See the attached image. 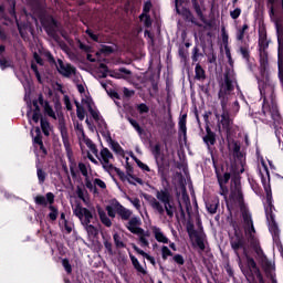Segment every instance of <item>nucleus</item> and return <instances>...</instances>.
Returning a JSON list of instances; mask_svg holds the SVG:
<instances>
[{"label":"nucleus","instance_id":"12","mask_svg":"<svg viewBox=\"0 0 283 283\" xmlns=\"http://www.w3.org/2000/svg\"><path fill=\"white\" fill-rule=\"evenodd\" d=\"M231 248L233 249L238 258V264L242 273H247V270H244V265L242 264V259L240 258V253L238 252L240 251V249H243V253L244 251H247V248H244V239H242V237L237 234L234 238L231 239Z\"/></svg>","mask_w":283,"mask_h":283},{"label":"nucleus","instance_id":"42","mask_svg":"<svg viewBox=\"0 0 283 283\" xmlns=\"http://www.w3.org/2000/svg\"><path fill=\"white\" fill-rule=\"evenodd\" d=\"M94 186H95V189H96V187H98L99 189H107V185L105 184V181H103L98 178L94 179Z\"/></svg>","mask_w":283,"mask_h":283},{"label":"nucleus","instance_id":"8","mask_svg":"<svg viewBox=\"0 0 283 283\" xmlns=\"http://www.w3.org/2000/svg\"><path fill=\"white\" fill-rule=\"evenodd\" d=\"M43 107L44 113L50 116V118H53L56 120V113H54V109L50 104L45 101H43V96L40 95L38 99H34L32 103H28L29 111L27 112L28 118H31L33 123H39L41 119V108Z\"/></svg>","mask_w":283,"mask_h":283},{"label":"nucleus","instance_id":"32","mask_svg":"<svg viewBox=\"0 0 283 283\" xmlns=\"http://www.w3.org/2000/svg\"><path fill=\"white\" fill-rule=\"evenodd\" d=\"M123 74H130V72L127 69H120L119 72H111L109 76H112V78H125Z\"/></svg>","mask_w":283,"mask_h":283},{"label":"nucleus","instance_id":"43","mask_svg":"<svg viewBox=\"0 0 283 283\" xmlns=\"http://www.w3.org/2000/svg\"><path fill=\"white\" fill-rule=\"evenodd\" d=\"M127 181L129 182V185H136V182H137L138 185H143V179H140V178H135V177L132 176V175H129V176L127 177Z\"/></svg>","mask_w":283,"mask_h":283},{"label":"nucleus","instance_id":"57","mask_svg":"<svg viewBox=\"0 0 283 283\" xmlns=\"http://www.w3.org/2000/svg\"><path fill=\"white\" fill-rule=\"evenodd\" d=\"M104 247H105V249L107 250V252H108L111 255L114 253L113 250H112V242L105 241V242H104Z\"/></svg>","mask_w":283,"mask_h":283},{"label":"nucleus","instance_id":"9","mask_svg":"<svg viewBox=\"0 0 283 283\" xmlns=\"http://www.w3.org/2000/svg\"><path fill=\"white\" fill-rule=\"evenodd\" d=\"M228 149L233 158H235L233 172L238 175L244 174V163L242 161V153H240V144L235 140L228 139Z\"/></svg>","mask_w":283,"mask_h":283},{"label":"nucleus","instance_id":"27","mask_svg":"<svg viewBox=\"0 0 283 283\" xmlns=\"http://www.w3.org/2000/svg\"><path fill=\"white\" fill-rule=\"evenodd\" d=\"M59 224L64 233H72V230L74 229V223L70 221L59 222Z\"/></svg>","mask_w":283,"mask_h":283},{"label":"nucleus","instance_id":"23","mask_svg":"<svg viewBox=\"0 0 283 283\" xmlns=\"http://www.w3.org/2000/svg\"><path fill=\"white\" fill-rule=\"evenodd\" d=\"M31 136L33 138V145H38L40 149H43V139H41V128L39 127L32 128Z\"/></svg>","mask_w":283,"mask_h":283},{"label":"nucleus","instance_id":"41","mask_svg":"<svg viewBox=\"0 0 283 283\" xmlns=\"http://www.w3.org/2000/svg\"><path fill=\"white\" fill-rule=\"evenodd\" d=\"M113 240L117 249H125V243L120 240V235H118V233L113 235Z\"/></svg>","mask_w":283,"mask_h":283},{"label":"nucleus","instance_id":"31","mask_svg":"<svg viewBox=\"0 0 283 283\" xmlns=\"http://www.w3.org/2000/svg\"><path fill=\"white\" fill-rule=\"evenodd\" d=\"M49 210H50V213H49V219L54 222L56 221V218H59V208L52 206V203L49 206Z\"/></svg>","mask_w":283,"mask_h":283},{"label":"nucleus","instance_id":"39","mask_svg":"<svg viewBox=\"0 0 283 283\" xmlns=\"http://www.w3.org/2000/svg\"><path fill=\"white\" fill-rule=\"evenodd\" d=\"M249 30V24H243L241 29L237 32V39L238 41H242L244 39V33Z\"/></svg>","mask_w":283,"mask_h":283},{"label":"nucleus","instance_id":"54","mask_svg":"<svg viewBox=\"0 0 283 283\" xmlns=\"http://www.w3.org/2000/svg\"><path fill=\"white\" fill-rule=\"evenodd\" d=\"M129 202L133 203V206L135 207V209H140V199L138 198H128Z\"/></svg>","mask_w":283,"mask_h":283},{"label":"nucleus","instance_id":"11","mask_svg":"<svg viewBox=\"0 0 283 283\" xmlns=\"http://www.w3.org/2000/svg\"><path fill=\"white\" fill-rule=\"evenodd\" d=\"M244 255H245L248 269L243 266L245 271L243 275H245V277H249V273H251V275H255L259 283H264V277H262V273H260V269H258V264H255V260L249 256V254L247 253V250H244Z\"/></svg>","mask_w":283,"mask_h":283},{"label":"nucleus","instance_id":"50","mask_svg":"<svg viewBox=\"0 0 283 283\" xmlns=\"http://www.w3.org/2000/svg\"><path fill=\"white\" fill-rule=\"evenodd\" d=\"M174 262H176V264H179L180 266H182V264H185V258H182V255L180 254H176L172 258Z\"/></svg>","mask_w":283,"mask_h":283},{"label":"nucleus","instance_id":"44","mask_svg":"<svg viewBox=\"0 0 283 283\" xmlns=\"http://www.w3.org/2000/svg\"><path fill=\"white\" fill-rule=\"evenodd\" d=\"M31 70L34 72L36 80L39 83H43V80H41V73H39V69L36 67V64H31Z\"/></svg>","mask_w":283,"mask_h":283},{"label":"nucleus","instance_id":"3","mask_svg":"<svg viewBox=\"0 0 283 283\" xmlns=\"http://www.w3.org/2000/svg\"><path fill=\"white\" fill-rule=\"evenodd\" d=\"M74 127L82 151L83 149H85L86 146L87 149H90L91 154H94V156H96L98 163H101L105 171H114V155L112 154V151H109L107 148H102L98 154L96 145L92 142V139L85 136L83 124L75 123Z\"/></svg>","mask_w":283,"mask_h":283},{"label":"nucleus","instance_id":"58","mask_svg":"<svg viewBox=\"0 0 283 283\" xmlns=\"http://www.w3.org/2000/svg\"><path fill=\"white\" fill-rule=\"evenodd\" d=\"M33 59L34 61L39 64V65H43V60L41 59V56L38 53L33 54Z\"/></svg>","mask_w":283,"mask_h":283},{"label":"nucleus","instance_id":"25","mask_svg":"<svg viewBox=\"0 0 283 283\" xmlns=\"http://www.w3.org/2000/svg\"><path fill=\"white\" fill-rule=\"evenodd\" d=\"M83 227H84V229L87 233V237L90 239L98 235V228H96V226H94V223H87L86 226H83Z\"/></svg>","mask_w":283,"mask_h":283},{"label":"nucleus","instance_id":"26","mask_svg":"<svg viewBox=\"0 0 283 283\" xmlns=\"http://www.w3.org/2000/svg\"><path fill=\"white\" fill-rule=\"evenodd\" d=\"M97 213L99 216L101 222L104 223L105 227H112V220L109 217H107V213L105 210H103V208H97Z\"/></svg>","mask_w":283,"mask_h":283},{"label":"nucleus","instance_id":"40","mask_svg":"<svg viewBox=\"0 0 283 283\" xmlns=\"http://www.w3.org/2000/svg\"><path fill=\"white\" fill-rule=\"evenodd\" d=\"M128 123H130L132 127H134V129L137 130L139 136L143 135V128L140 127V125L138 124V122L136 119L128 118Z\"/></svg>","mask_w":283,"mask_h":283},{"label":"nucleus","instance_id":"34","mask_svg":"<svg viewBox=\"0 0 283 283\" xmlns=\"http://www.w3.org/2000/svg\"><path fill=\"white\" fill-rule=\"evenodd\" d=\"M41 128L44 136H50V132L52 130V128L50 127V123L43 118H41Z\"/></svg>","mask_w":283,"mask_h":283},{"label":"nucleus","instance_id":"45","mask_svg":"<svg viewBox=\"0 0 283 283\" xmlns=\"http://www.w3.org/2000/svg\"><path fill=\"white\" fill-rule=\"evenodd\" d=\"M85 185H86L87 189H90L91 191H94V193H96V186L94 185V179L92 182V181H90V178L86 177Z\"/></svg>","mask_w":283,"mask_h":283},{"label":"nucleus","instance_id":"20","mask_svg":"<svg viewBox=\"0 0 283 283\" xmlns=\"http://www.w3.org/2000/svg\"><path fill=\"white\" fill-rule=\"evenodd\" d=\"M149 10H151V2L147 1L144 4V12L139 17L140 21L145 23L146 28H149L151 25V18L147 15L149 14Z\"/></svg>","mask_w":283,"mask_h":283},{"label":"nucleus","instance_id":"16","mask_svg":"<svg viewBox=\"0 0 283 283\" xmlns=\"http://www.w3.org/2000/svg\"><path fill=\"white\" fill-rule=\"evenodd\" d=\"M140 224H143V221H140V218L133 217L128 220L126 223V228L130 233H134L136 235L139 231H143V228H140Z\"/></svg>","mask_w":283,"mask_h":283},{"label":"nucleus","instance_id":"7","mask_svg":"<svg viewBox=\"0 0 283 283\" xmlns=\"http://www.w3.org/2000/svg\"><path fill=\"white\" fill-rule=\"evenodd\" d=\"M262 184L266 193V202L268 207H265V214L269 224V231L272 234L274 242L280 241V228H277V223H275V216L273 214V192H271V185H266V180L262 177Z\"/></svg>","mask_w":283,"mask_h":283},{"label":"nucleus","instance_id":"29","mask_svg":"<svg viewBox=\"0 0 283 283\" xmlns=\"http://www.w3.org/2000/svg\"><path fill=\"white\" fill-rule=\"evenodd\" d=\"M195 73H196L197 81H205L206 78L205 69H202L200 64L196 65Z\"/></svg>","mask_w":283,"mask_h":283},{"label":"nucleus","instance_id":"56","mask_svg":"<svg viewBox=\"0 0 283 283\" xmlns=\"http://www.w3.org/2000/svg\"><path fill=\"white\" fill-rule=\"evenodd\" d=\"M0 67L1 70H6V67H10V62H8V60L6 59L0 60Z\"/></svg>","mask_w":283,"mask_h":283},{"label":"nucleus","instance_id":"46","mask_svg":"<svg viewBox=\"0 0 283 283\" xmlns=\"http://www.w3.org/2000/svg\"><path fill=\"white\" fill-rule=\"evenodd\" d=\"M136 165L140 168L142 171H151V169H149V166L140 161V159H136Z\"/></svg>","mask_w":283,"mask_h":283},{"label":"nucleus","instance_id":"14","mask_svg":"<svg viewBox=\"0 0 283 283\" xmlns=\"http://www.w3.org/2000/svg\"><path fill=\"white\" fill-rule=\"evenodd\" d=\"M59 129L61 132L65 150L67 151V154H70V151H72V148L70 146V134L67 133V126H65V122H63V119H61L59 123Z\"/></svg>","mask_w":283,"mask_h":283},{"label":"nucleus","instance_id":"19","mask_svg":"<svg viewBox=\"0 0 283 283\" xmlns=\"http://www.w3.org/2000/svg\"><path fill=\"white\" fill-rule=\"evenodd\" d=\"M34 200H35V205L48 207V205H54V193L48 192L45 197L36 196Z\"/></svg>","mask_w":283,"mask_h":283},{"label":"nucleus","instance_id":"21","mask_svg":"<svg viewBox=\"0 0 283 283\" xmlns=\"http://www.w3.org/2000/svg\"><path fill=\"white\" fill-rule=\"evenodd\" d=\"M179 127V138H182V140H187V114H184L180 116L178 122Z\"/></svg>","mask_w":283,"mask_h":283},{"label":"nucleus","instance_id":"35","mask_svg":"<svg viewBox=\"0 0 283 283\" xmlns=\"http://www.w3.org/2000/svg\"><path fill=\"white\" fill-rule=\"evenodd\" d=\"M36 176H38L39 185H43V182H45V178H48V174L41 168L36 169Z\"/></svg>","mask_w":283,"mask_h":283},{"label":"nucleus","instance_id":"62","mask_svg":"<svg viewBox=\"0 0 283 283\" xmlns=\"http://www.w3.org/2000/svg\"><path fill=\"white\" fill-rule=\"evenodd\" d=\"M146 260H148V262H150V264H153V265H155L156 264V259L154 258V256H151V255H146V258H145Z\"/></svg>","mask_w":283,"mask_h":283},{"label":"nucleus","instance_id":"36","mask_svg":"<svg viewBox=\"0 0 283 283\" xmlns=\"http://www.w3.org/2000/svg\"><path fill=\"white\" fill-rule=\"evenodd\" d=\"M75 105L77 118H80L81 120H85V108H83V106H81L78 102H75Z\"/></svg>","mask_w":283,"mask_h":283},{"label":"nucleus","instance_id":"6","mask_svg":"<svg viewBox=\"0 0 283 283\" xmlns=\"http://www.w3.org/2000/svg\"><path fill=\"white\" fill-rule=\"evenodd\" d=\"M77 91L81 94L83 107L88 109L92 118H94V120L96 123L101 124L99 132H101L102 136L104 138H109V130L107 129V125L105 124V122H103V117H101V113L96 108V105H94L92 97H90V93L85 92V85L77 84Z\"/></svg>","mask_w":283,"mask_h":283},{"label":"nucleus","instance_id":"22","mask_svg":"<svg viewBox=\"0 0 283 283\" xmlns=\"http://www.w3.org/2000/svg\"><path fill=\"white\" fill-rule=\"evenodd\" d=\"M135 235L138 237L140 247H143L144 249L149 247V237L151 235L149 231H145L143 229L142 231L137 232Z\"/></svg>","mask_w":283,"mask_h":283},{"label":"nucleus","instance_id":"18","mask_svg":"<svg viewBox=\"0 0 283 283\" xmlns=\"http://www.w3.org/2000/svg\"><path fill=\"white\" fill-rule=\"evenodd\" d=\"M190 238L195 242L196 247H198V249H200V251H205V242H206L205 233L191 232Z\"/></svg>","mask_w":283,"mask_h":283},{"label":"nucleus","instance_id":"55","mask_svg":"<svg viewBox=\"0 0 283 283\" xmlns=\"http://www.w3.org/2000/svg\"><path fill=\"white\" fill-rule=\"evenodd\" d=\"M134 251H136V253H138L139 255H142L143 258H147L148 253L143 251L140 248H138L137 245H133Z\"/></svg>","mask_w":283,"mask_h":283},{"label":"nucleus","instance_id":"2","mask_svg":"<svg viewBox=\"0 0 283 283\" xmlns=\"http://www.w3.org/2000/svg\"><path fill=\"white\" fill-rule=\"evenodd\" d=\"M234 87L235 77H233V75L226 74L224 83L221 84L219 91L222 114L216 113V118L218 119L219 126L223 127L228 138H231V135L233 134V122L229 117V108H227V103H229V96H231V92Z\"/></svg>","mask_w":283,"mask_h":283},{"label":"nucleus","instance_id":"63","mask_svg":"<svg viewBox=\"0 0 283 283\" xmlns=\"http://www.w3.org/2000/svg\"><path fill=\"white\" fill-rule=\"evenodd\" d=\"M87 158L88 160H91V163H94V165H98V160H96V158H94V156H92V154H87Z\"/></svg>","mask_w":283,"mask_h":283},{"label":"nucleus","instance_id":"37","mask_svg":"<svg viewBox=\"0 0 283 283\" xmlns=\"http://www.w3.org/2000/svg\"><path fill=\"white\" fill-rule=\"evenodd\" d=\"M221 39L223 48H227V45H229V33H227V29L224 27L221 28Z\"/></svg>","mask_w":283,"mask_h":283},{"label":"nucleus","instance_id":"28","mask_svg":"<svg viewBox=\"0 0 283 283\" xmlns=\"http://www.w3.org/2000/svg\"><path fill=\"white\" fill-rule=\"evenodd\" d=\"M203 143H206L208 147L216 145V135L212 132H208L207 136L203 137Z\"/></svg>","mask_w":283,"mask_h":283},{"label":"nucleus","instance_id":"15","mask_svg":"<svg viewBox=\"0 0 283 283\" xmlns=\"http://www.w3.org/2000/svg\"><path fill=\"white\" fill-rule=\"evenodd\" d=\"M123 205L118 200L113 199L109 201V205L106 206V211L109 218H116V214L120 212Z\"/></svg>","mask_w":283,"mask_h":283},{"label":"nucleus","instance_id":"17","mask_svg":"<svg viewBox=\"0 0 283 283\" xmlns=\"http://www.w3.org/2000/svg\"><path fill=\"white\" fill-rule=\"evenodd\" d=\"M150 230L154 234L155 240H157L161 244H169V238L165 235V232H163V229L158 228L157 226H151Z\"/></svg>","mask_w":283,"mask_h":283},{"label":"nucleus","instance_id":"30","mask_svg":"<svg viewBox=\"0 0 283 283\" xmlns=\"http://www.w3.org/2000/svg\"><path fill=\"white\" fill-rule=\"evenodd\" d=\"M117 216H119V218H122V220H129V218H132V210L122 206V209L119 210Z\"/></svg>","mask_w":283,"mask_h":283},{"label":"nucleus","instance_id":"13","mask_svg":"<svg viewBox=\"0 0 283 283\" xmlns=\"http://www.w3.org/2000/svg\"><path fill=\"white\" fill-rule=\"evenodd\" d=\"M56 70L66 78H70V76H74V74H76V69L72 66V64L63 62L62 60H57Z\"/></svg>","mask_w":283,"mask_h":283},{"label":"nucleus","instance_id":"61","mask_svg":"<svg viewBox=\"0 0 283 283\" xmlns=\"http://www.w3.org/2000/svg\"><path fill=\"white\" fill-rule=\"evenodd\" d=\"M86 32H87L88 36H91V39L93 41H98V35L92 33V31H90V30H87Z\"/></svg>","mask_w":283,"mask_h":283},{"label":"nucleus","instance_id":"1","mask_svg":"<svg viewBox=\"0 0 283 283\" xmlns=\"http://www.w3.org/2000/svg\"><path fill=\"white\" fill-rule=\"evenodd\" d=\"M269 40L266 39V32L261 31L259 34V54H260V72L262 78L259 81V88L261 96L263 97V114L266 116L270 114L273 120L280 118L277 112V104L273 101V85L269 83Z\"/></svg>","mask_w":283,"mask_h":283},{"label":"nucleus","instance_id":"51","mask_svg":"<svg viewBox=\"0 0 283 283\" xmlns=\"http://www.w3.org/2000/svg\"><path fill=\"white\" fill-rule=\"evenodd\" d=\"M240 14H242V10L240 8H237L233 11H230L231 19H238Z\"/></svg>","mask_w":283,"mask_h":283},{"label":"nucleus","instance_id":"53","mask_svg":"<svg viewBox=\"0 0 283 283\" xmlns=\"http://www.w3.org/2000/svg\"><path fill=\"white\" fill-rule=\"evenodd\" d=\"M224 50H226V56H227V59L229 61V64L233 65V60L231 59V50L229 49V45H226Z\"/></svg>","mask_w":283,"mask_h":283},{"label":"nucleus","instance_id":"10","mask_svg":"<svg viewBox=\"0 0 283 283\" xmlns=\"http://www.w3.org/2000/svg\"><path fill=\"white\" fill-rule=\"evenodd\" d=\"M73 213L78 218L82 227H85L86 224H95L94 220H96V218H94V214H92V211L87 208L77 205L73 209Z\"/></svg>","mask_w":283,"mask_h":283},{"label":"nucleus","instance_id":"38","mask_svg":"<svg viewBox=\"0 0 283 283\" xmlns=\"http://www.w3.org/2000/svg\"><path fill=\"white\" fill-rule=\"evenodd\" d=\"M171 255H174L171 250H169V248L167 245H163L161 247V258H163V260H167V258H171Z\"/></svg>","mask_w":283,"mask_h":283},{"label":"nucleus","instance_id":"52","mask_svg":"<svg viewBox=\"0 0 283 283\" xmlns=\"http://www.w3.org/2000/svg\"><path fill=\"white\" fill-rule=\"evenodd\" d=\"M230 112L232 114H238V112H240V103H238V101L233 102L232 107L230 108Z\"/></svg>","mask_w":283,"mask_h":283},{"label":"nucleus","instance_id":"64","mask_svg":"<svg viewBox=\"0 0 283 283\" xmlns=\"http://www.w3.org/2000/svg\"><path fill=\"white\" fill-rule=\"evenodd\" d=\"M101 67L103 70V73H102L103 78L107 77V66H105L104 64H101Z\"/></svg>","mask_w":283,"mask_h":283},{"label":"nucleus","instance_id":"4","mask_svg":"<svg viewBox=\"0 0 283 283\" xmlns=\"http://www.w3.org/2000/svg\"><path fill=\"white\" fill-rule=\"evenodd\" d=\"M144 198L159 216H165L166 211L168 218H174L176 207L172 203L174 198L171 197V192L167 189L157 190L156 198L151 195H144Z\"/></svg>","mask_w":283,"mask_h":283},{"label":"nucleus","instance_id":"48","mask_svg":"<svg viewBox=\"0 0 283 283\" xmlns=\"http://www.w3.org/2000/svg\"><path fill=\"white\" fill-rule=\"evenodd\" d=\"M62 265L65 269L66 273H72V265L67 259L62 260Z\"/></svg>","mask_w":283,"mask_h":283},{"label":"nucleus","instance_id":"59","mask_svg":"<svg viewBox=\"0 0 283 283\" xmlns=\"http://www.w3.org/2000/svg\"><path fill=\"white\" fill-rule=\"evenodd\" d=\"M112 149L115 150L116 154H118L120 151V145L113 142L112 143Z\"/></svg>","mask_w":283,"mask_h":283},{"label":"nucleus","instance_id":"60","mask_svg":"<svg viewBox=\"0 0 283 283\" xmlns=\"http://www.w3.org/2000/svg\"><path fill=\"white\" fill-rule=\"evenodd\" d=\"M240 52H241L243 59H249V51L247 49L241 48Z\"/></svg>","mask_w":283,"mask_h":283},{"label":"nucleus","instance_id":"24","mask_svg":"<svg viewBox=\"0 0 283 283\" xmlns=\"http://www.w3.org/2000/svg\"><path fill=\"white\" fill-rule=\"evenodd\" d=\"M130 258V262L134 266V269L137 271V273L139 275H145L147 273V269H145V266H143L140 264V262L138 261V259L136 256H134V254H129Z\"/></svg>","mask_w":283,"mask_h":283},{"label":"nucleus","instance_id":"49","mask_svg":"<svg viewBox=\"0 0 283 283\" xmlns=\"http://www.w3.org/2000/svg\"><path fill=\"white\" fill-rule=\"evenodd\" d=\"M137 109H138L139 114H147L149 112V106L146 104H139L137 106Z\"/></svg>","mask_w":283,"mask_h":283},{"label":"nucleus","instance_id":"5","mask_svg":"<svg viewBox=\"0 0 283 283\" xmlns=\"http://www.w3.org/2000/svg\"><path fill=\"white\" fill-rule=\"evenodd\" d=\"M231 180V175L229 172L223 174L222 176H218V182L220 185V195L223 196L228 207L229 205H242V186L240 185V178L235 177L231 180L230 187V197L227 198L228 189L224 187L227 182Z\"/></svg>","mask_w":283,"mask_h":283},{"label":"nucleus","instance_id":"33","mask_svg":"<svg viewBox=\"0 0 283 283\" xmlns=\"http://www.w3.org/2000/svg\"><path fill=\"white\" fill-rule=\"evenodd\" d=\"M206 209L211 214L216 213V211H218V201L206 202Z\"/></svg>","mask_w":283,"mask_h":283},{"label":"nucleus","instance_id":"47","mask_svg":"<svg viewBox=\"0 0 283 283\" xmlns=\"http://www.w3.org/2000/svg\"><path fill=\"white\" fill-rule=\"evenodd\" d=\"M78 169H80L82 176L87 178V171H88L87 165L81 163V164H78Z\"/></svg>","mask_w":283,"mask_h":283}]
</instances>
